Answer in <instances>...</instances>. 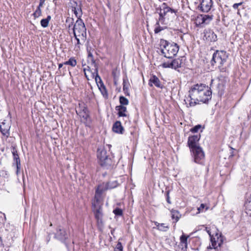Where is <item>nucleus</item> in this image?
<instances>
[{
  "instance_id": "nucleus-1",
  "label": "nucleus",
  "mask_w": 251,
  "mask_h": 251,
  "mask_svg": "<svg viewBox=\"0 0 251 251\" xmlns=\"http://www.w3.org/2000/svg\"><path fill=\"white\" fill-rule=\"evenodd\" d=\"M212 92L208 86L202 84L194 85L189 91L188 97L185 100L187 107H193L200 102L206 103L211 99Z\"/></svg>"
},
{
  "instance_id": "nucleus-2",
  "label": "nucleus",
  "mask_w": 251,
  "mask_h": 251,
  "mask_svg": "<svg viewBox=\"0 0 251 251\" xmlns=\"http://www.w3.org/2000/svg\"><path fill=\"white\" fill-rule=\"evenodd\" d=\"M160 44L161 53L166 58H173L176 55L179 49L177 44L164 39L160 40Z\"/></svg>"
},
{
  "instance_id": "nucleus-3",
  "label": "nucleus",
  "mask_w": 251,
  "mask_h": 251,
  "mask_svg": "<svg viewBox=\"0 0 251 251\" xmlns=\"http://www.w3.org/2000/svg\"><path fill=\"white\" fill-rule=\"evenodd\" d=\"M228 57L226 51L217 50L213 54L211 64L212 66H217L222 72H225L226 68L223 67Z\"/></svg>"
},
{
  "instance_id": "nucleus-4",
  "label": "nucleus",
  "mask_w": 251,
  "mask_h": 251,
  "mask_svg": "<svg viewBox=\"0 0 251 251\" xmlns=\"http://www.w3.org/2000/svg\"><path fill=\"white\" fill-rule=\"evenodd\" d=\"M97 157L99 159L100 165L106 170H111L115 166V161L113 158L107 154V151L105 149L98 150Z\"/></svg>"
},
{
  "instance_id": "nucleus-5",
  "label": "nucleus",
  "mask_w": 251,
  "mask_h": 251,
  "mask_svg": "<svg viewBox=\"0 0 251 251\" xmlns=\"http://www.w3.org/2000/svg\"><path fill=\"white\" fill-rule=\"evenodd\" d=\"M75 38L79 37L84 43L86 39V28L82 19L77 20L72 28Z\"/></svg>"
},
{
  "instance_id": "nucleus-6",
  "label": "nucleus",
  "mask_w": 251,
  "mask_h": 251,
  "mask_svg": "<svg viewBox=\"0 0 251 251\" xmlns=\"http://www.w3.org/2000/svg\"><path fill=\"white\" fill-rule=\"evenodd\" d=\"M156 11L159 15L158 20L161 23L164 22L166 18L175 15V10L169 7L166 3H163L159 7L157 8Z\"/></svg>"
},
{
  "instance_id": "nucleus-7",
  "label": "nucleus",
  "mask_w": 251,
  "mask_h": 251,
  "mask_svg": "<svg viewBox=\"0 0 251 251\" xmlns=\"http://www.w3.org/2000/svg\"><path fill=\"white\" fill-rule=\"evenodd\" d=\"M92 204L95 217L97 220L98 226L99 227H101L104 225L102 209V201H94Z\"/></svg>"
},
{
  "instance_id": "nucleus-8",
  "label": "nucleus",
  "mask_w": 251,
  "mask_h": 251,
  "mask_svg": "<svg viewBox=\"0 0 251 251\" xmlns=\"http://www.w3.org/2000/svg\"><path fill=\"white\" fill-rule=\"evenodd\" d=\"M115 187L114 186H110V182H103L99 185L96 189L94 201H102L101 195L103 192Z\"/></svg>"
},
{
  "instance_id": "nucleus-9",
  "label": "nucleus",
  "mask_w": 251,
  "mask_h": 251,
  "mask_svg": "<svg viewBox=\"0 0 251 251\" xmlns=\"http://www.w3.org/2000/svg\"><path fill=\"white\" fill-rule=\"evenodd\" d=\"M194 160L196 163L202 164L204 161L205 154L202 149L199 147L190 150Z\"/></svg>"
},
{
  "instance_id": "nucleus-10",
  "label": "nucleus",
  "mask_w": 251,
  "mask_h": 251,
  "mask_svg": "<svg viewBox=\"0 0 251 251\" xmlns=\"http://www.w3.org/2000/svg\"><path fill=\"white\" fill-rule=\"evenodd\" d=\"M182 60L179 58L174 59L171 61L164 62L162 64V67L164 68H172L176 70L181 67Z\"/></svg>"
},
{
  "instance_id": "nucleus-11",
  "label": "nucleus",
  "mask_w": 251,
  "mask_h": 251,
  "mask_svg": "<svg viewBox=\"0 0 251 251\" xmlns=\"http://www.w3.org/2000/svg\"><path fill=\"white\" fill-rule=\"evenodd\" d=\"M203 39L208 42H216L217 40V35L211 29H206L203 32Z\"/></svg>"
},
{
  "instance_id": "nucleus-12",
  "label": "nucleus",
  "mask_w": 251,
  "mask_h": 251,
  "mask_svg": "<svg viewBox=\"0 0 251 251\" xmlns=\"http://www.w3.org/2000/svg\"><path fill=\"white\" fill-rule=\"evenodd\" d=\"M200 138V135H195L188 137L187 145L190 150L200 147L199 145Z\"/></svg>"
},
{
  "instance_id": "nucleus-13",
  "label": "nucleus",
  "mask_w": 251,
  "mask_h": 251,
  "mask_svg": "<svg viewBox=\"0 0 251 251\" xmlns=\"http://www.w3.org/2000/svg\"><path fill=\"white\" fill-rule=\"evenodd\" d=\"M209 234L210 236V240L213 248L216 249L218 247H221L223 243L224 237L221 235H219L217 233L214 236L213 235L211 236L210 233Z\"/></svg>"
},
{
  "instance_id": "nucleus-14",
  "label": "nucleus",
  "mask_w": 251,
  "mask_h": 251,
  "mask_svg": "<svg viewBox=\"0 0 251 251\" xmlns=\"http://www.w3.org/2000/svg\"><path fill=\"white\" fill-rule=\"evenodd\" d=\"M55 237L64 242L68 239L69 235L66 230L63 227H58L55 234Z\"/></svg>"
},
{
  "instance_id": "nucleus-15",
  "label": "nucleus",
  "mask_w": 251,
  "mask_h": 251,
  "mask_svg": "<svg viewBox=\"0 0 251 251\" xmlns=\"http://www.w3.org/2000/svg\"><path fill=\"white\" fill-rule=\"evenodd\" d=\"M11 152L13 155V160L14 163L13 164H16L17 171H16V174L17 175H18V173L19 172V171L21 168V162L19 156V155L18 154L17 150L15 146H12L11 147Z\"/></svg>"
},
{
  "instance_id": "nucleus-16",
  "label": "nucleus",
  "mask_w": 251,
  "mask_h": 251,
  "mask_svg": "<svg viewBox=\"0 0 251 251\" xmlns=\"http://www.w3.org/2000/svg\"><path fill=\"white\" fill-rule=\"evenodd\" d=\"M212 5V0H202L199 7L202 12H208L210 10Z\"/></svg>"
},
{
  "instance_id": "nucleus-17",
  "label": "nucleus",
  "mask_w": 251,
  "mask_h": 251,
  "mask_svg": "<svg viewBox=\"0 0 251 251\" xmlns=\"http://www.w3.org/2000/svg\"><path fill=\"white\" fill-rule=\"evenodd\" d=\"M10 128V125L8 122H7L5 120L0 122V130L1 133L4 136L8 137L9 136V130Z\"/></svg>"
},
{
  "instance_id": "nucleus-18",
  "label": "nucleus",
  "mask_w": 251,
  "mask_h": 251,
  "mask_svg": "<svg viewBox=\"0 0 251 251\" xmlns=\"http://www.w3.org/2000/svg\"><path fill=\"white\" fill-rule=\"evenodd\" d=\"M153 84L156 87L162 89L164 85L161 83L159 78L155 75H152L149 80V85L152 86Z\"/></svg>"
},
{
  "instance_id": "nucleus-19",
  "label": "nucleus",
  "mask_w": 251,
  "mask_h": 251,
  "mask_svg": "<svg viewBox=\"0 0 251 251\" xmlns=\"http://www.w3.org/2000/svg\"><path fill=\"white\" fill-rule=\"evenodd\" d=\"M113 131L117 133L123 134L124 131V127L120 121H116L113 126Z\"/></svg>"
},
{
  "instance_id": "nucleus-20",
  "label": "nucleus",
  "mask_w": 251,
  "mask_h": 251,
  "mask_svg": "<svg viewBox=\"0 0 251 251\" xmlns=\"http://www.w3.org/2000/svg\"><path fill=\"white\" fill-rule=\"evenodd\" d=\"M116 110L118 111V115L119 117L127 116V114H126V112H127L126 108L125 106H117L116 107Z\"/></svg>"
},
{
  "instance_id": "nucleus-21",
  "label": "nucleus",
  "mask_w": 251,
  "mask_h": 251,
  "mask_svg": "<svg viewBox=\"0 0 251 251\" xmlns=\"http://www.w3.org/2000/svg\"><path fill=\"white\" fill-rule=\"evenodd\" d=\"M200 18L202 19V22H199V24H208L212 20V16H209L208 15H201Z\"/></svg>"
},
{
  "instance_id": "nucleus-22",
  "label": "nucleus",
  "mask_w": 251,
  "mask_h": 251,
  "mask_svg": "<svg viewBox=\"0 0 251 251\" xmlns=\"http://www.w3.org/2000/svg\"><path fill=\"white\" fill-rule=\"evenodd\" d=\"M72 10L77 18V20L81 19V17L82 15V12L80 6H79L78 7H76L75 6H73Z\"/></svg>"
},
{
  "instance_id": "nucleus-23",
  "label": "nucleus",
  "mask_w": 251,
  "mask_h": 251,
  "mask_svg": "<svg viewBox=\"0 0 251 251\" xmlns=\"http://www.w3.org/2000/svg\"><path fill=\"white\" fill-rule=\"evenodd\" d=\"M123 80V91L125 92V94L128 95H129L128 91H129V88L130 87L129 82L128 81V80L127 77H124Z\"/></svg>"
},
{
  "instance_id": "nucleus-24",
  "label": "nucleus",
  "mask_w": 251,
  "mask_h": 251,
  "mask_svg": "<svg viewBox=\"0 0 251 251\" xmlns=\"http://www.w3.org/2000/svg\"><path fill=\"white\" fill-rule=\"evenodd\" d=\"M245 211L248 215L251 216V195L247 199L245 203Z\"/></svg>"
},
{
  "instance_id": "nucleus-25",
  "label": "nucleus",
  "mask_w": 251,
  "mask_h": 251,
  "mask_svg": "<svg viewBox=\"0 0 251 251\" xmlns=\"http://www.w3.org/2000/svg\"><path fill=\"white\" fill-rule=\"evenodd\" d=\"M92 75L93 76L95 77V81L98 85L103 83L100 77L98 75V68L94 69V72L92 73Z\"/></svg>"
},
{
  "instance_id": "nucleus-26",
  "label": "nucleus",
  "mask_w": 251,
  "mask_h": 251,
  "mask_svg": "<svg viewBox=\"0 0 251 251\" xmlns=\"http://www.w3.org/2000/svg\"><path fill=\"white\" fill-rule=\"evenodd\" d=\"M171 213L172 219H175L176 222H177L181 217V214L179 213V211L176 210L172 209Z\"/></svg>"
},
{
  "instance_id": "nucleus-27",
  "label": "nucleus",
  "mask_w": 251,
  "mask_h": 251,
  "mask_svg": "<svg viewBox=\"0 0 251 251\" xmlns=\"http://www.w3.org/2000/svg\"><path fill=\"white\" fill-rule=\"evenodd\" d=\"M51 20V16L49 15L45 19H43L41 21V25L43 27H47L49 25L50 21Z\"/></svg>"
},
{
  "instance_id": "nucleus-28",
  "label": "nucleus",
  "mask_w": 251,
  "mask_h": 251,
  "mask_svg": "<svg viewBox=\"0 0 251 251\" xmlns=\"http://www.w3.org/2000/svg\"><path fill=\"white\" fill-rule=\"evenodd\" d=\"M188 237L189 236H186L185 235L183 234L180 238L181 245L183 246L184 245L185 248H186L187 247V239Z\"/></svg>"
},
{
  "instance_id": "nucleus-29",
  "label": "nucleus",
  "mask_w": 251,
  "mask_h": 251,
  "mask_svg": "<svg viewBox=\"0 0 251 251\" xmlns=\"http://www.w3.org/2000/svg\"><path fill=\"white\" fill-rule=\"evenodd\" d=\"M64 64L75 67L76 65V61L74 57H71L68 61L65 62Z\"/></svg>"
},
{
  "instance_id": "nucleus-30",
  "label": "nucleus",
  "mask_w": 251,
  "mask_h": 251,
  "mask_svg": "<svg viewBox=\"0 0 251 251\" xmlns=\"http://www.w3.org/2000/svg\"><path fill=\"white\" fill-rule=\"evenodd\" d=\"M160 22L159 21V20L157 21V22H156V24H155V29L154 30V33L155 34H157V33H158L159 32H160L161 31L163 30L164 29V28L160 26V25H159V23Z\"/></svg>"
},
{
  "instance_id": "nucleus-31",
  "label": "nucleus",
  "mask_w": 251,
  "mask_h": 251,
  "mask_svg": "<svg viewBox=\"0 0 251 251\" xmlns=\"http://www.w3.org/2000/svg\"><path fill=\"white\" fill-rule=\"evenodd\" d=\"M120 102L121 103L120 105H126L128 104V100L125 97L123 96L120 97L119 98Z\"/></svg>"
},
{
  "instance_id": "nucleus-32",
  "label": "nucleus",
  "mask_w": 251,
  "mask_h": 251,
  "mask_svg": "<svg viewBox=\"0 0 251 251\" xmlns=\"http://www.w3.org/2000/svg\"><path fill=\"white\" fill-rule=\"evenodd\" d=\"M42 7L38 6L35 10V11L33 14V15L34 16L35 18H38L40 17L42 14V10L41 9V8Z\"/></svg>"
},
{
  "instance_id": "nucleus-33",
  "label": "nucleus",
  "mask_w": 251,
  "mask_h": 251,
  "mask_svg": "<svg viewBox=\"0 0 251 251\" xmlns=\"http://www.w3.org/2000/svg\"><path fill=\"white\" fill-rule=\"evenodd\" d=\"M87 62L89 64L93 66L95 69L98 68L97 64H96V61L94 59V57H91L89 58H87Z\"/></svg>"
},
{
  "instance_id": "nucleus-34",
  "label": "nucleus",
  "mask_w": 251,
  "mask_h": 251,
  "mask_svg": "<svg viewBox=\"0 0 251 251\" xmlns=\"http://www.w3.org/2000/svg\"><path fill=\"white\" fill-rule=\"evenodd\" d=\"M82 118V120L86 123L90 118L89 113L78 114Z\"/></svg>"
},
{
  "instance_id": "nucleus-35",
  "label": "nucleus",
  "mask_w": 251,
  "mask_h": 251,
  "mask_svg": "<svg viewBox=\"0 0 251 251\" xmlns=\"http://www.w3.org/2000/svg\"><path fill=\"white\" fill-rule=\"evenodd\" d=\"M169 228L168 226H165L164 224H161L157 229L161 231H167Z\"/></svg>"
},
{
  "instance_id": "nucleus-36",
  "label": "nucleus",
  "mask_w": 251,
  "mask_h": 251,
  "mask_svg": "<svg viewBox=\"0 0 251 251\" xmlns=\"http://www.w3.org/2000/svg\"><path fill=\"white\" fill-rule=\"evenodd\" d=\"M98 87L103 96H104L105 94H107L106 88L103 83H101V84L98 85Z\"/></svg>"
},
{
  "instance_id": "nucleus-37",
  "label": "nucleus",
  "mask_w": 251,
  "mask_h": 251,
  "mask_svg": "<svg viewBox=\"0 0 251 251\" xmlns=\"http://www.w3.org/2000/svg\"><path fill=\"white\" fill-rule=\"evenodd\" d=\"M113 213L116 216H121L123 215V210L119 208H116L113 210Z\"/></svg>"
},
{
  "instance_id": "nucleus-38",
  "label": "nucleus",
  "mask_w": 251,
  "mask_h": 251,
  "mask_svg": "<svg viewBox=\"0 0 251 251\" xmlns=\"http://www.w3.org/2000/svg\"><path fill=\"white\" fill-rule=\"evenodd\" d=\"M205 207V205L203 203H201L200 205V206L198 208V213H200V212H203L204 211H206L208 209V207H206V208H205V210H204V209Z\"/></svg>"
},
{
  "instance_id": "nucleus-39",
  "label": "nucleus",
  "mask_w": 251,
  "mask_h": 251,
  "mask_svg": "<svg viewBox=\"0 0 251 251\" xmlns=\"http://www.w3.org/2000/svg\"><path fill=\"white\" fill-rule=\"evenodd\" d=\"M201 128V126L200 125H198L195 126L194 127L190 129V131L193 133H196L198 131V130Z\"/></svg>"
},
{
  "instance_id": "nucleus-40",
  "label": "nucleus",
  "mask_w": 251,
  "mask_h": 251,
  "mask_svg": "<svg viewBox=\"0 0 251 251\" xmlns=\"http://www.w3.org/2000/svg\"><path fill=\"white\" fill-rule=\"evenodd\" d=\"M123 247L121 242H119L115 249V251H123Z\"/></svg>"
},
{
  "instance_id": "nucleus-41",
  "label": "nucleus",
  "mask_w": 251,
  "mask_h": 251,
  "mask_svg": "<svg viewBox=\"0 0 251 251\" xmlns=\"http://www.w3.org/2000/svg\"><path fill=\"white\" fill-rule=\"evenodd\" d=\"M76 113L78 114L77 111H76ZM85 113H89V112H88L87 108L86 107L83 106L82 107V109L81 110V111H80L79 112L78 114H85Z\"/></svg>"
},
{
  "instance_id": "nucleus-42",
  "label": "nucleus",
  "mask_w": 251,
  "mask_h": 251,
  "mask_svg": "<svg viewBox=\"0 0 251 251\" xmlns=\"http://www.w3.org/2000/svg\"><path fill=\"white\" fill-rule=\"evenodd\" d=\"M73 21H74V19L73 18H68L66 19V23L70 22V24L68 25L69 28H70L71 27V26L73 25V23H74Z\"/></svg>"
},
{
  "instance_id": "nucleus-43",
  "label": "nucleus",
  "mask_w": 251,
  "mask_h": 251,
  "mask_svg": "<svg viewBox=\"0 0 251 251\" xmlns=\"http://www.w3.org/2000/svg\"><path fill=\"white\" fill-rule=\"evenodd\" d=\"M242 4H243L242 2H241L240 3H234L232 7L234 9H238V6L241 5Z\"/></svg>"
},
{
  "instance_id": "nucleus-44",
  "label": "nucleus",
  "mask_w": 251,
  "mask_h": 251,
  "mask_svg": "<svg viewBox=\"0 0 251 251\" xmlns=\"http://www.w3.org/2000/svg\"><path fill=\"white\" fill-rule=\"evenodd\" d=\"M75 39L77 41L76 46H77L78 48H79V45L81 44V43L80 42L81 39L79 37H76V38H75Z\"/></svg>"
},
{
  "instance_id": "nucleus-45",
  "label": "nucleus",
  "mask_w": 251,
  "mask_h": 251,
  "mask_svg": "<svg viewBox=\"0 0 251 251\" xmlns=\"http://www.w3.org/2000/svg\"><path fill=\"white\" fill-rule=\"evenodd\" d=\"M166 200H167V201L168 203H169L170 204L171 203L170 200L169 192V191H167L166 193Z\"/></svg>"
},
{
  "instance_id": "nucleus-46",
  "label": "nucleus",
  "mask_w": 251,
  "mask_h": 251,
  "mask_svg": "<svg viewBox=\"0 0 251 251\" xmlns=\"http://www.w3.org/2000/svg\"><path fill=\"white\" fill-rule=\"evenodd\" d=\"M218 87L221 89V91L223 90L224 87V84L223 83H219L218 85Z\"/></svg>"
},
{
  "instance_id": "nucleus-47",
  "label": "nucleus",
  "mask_w": 251,
  "mask_h": 251,
  "mask_svg": "<svg viewBox=\"0 0 251 251\" xmlns=\"http://www.w3.org/2000/svg\"><path fill=\"white\" fill-rule=\"evenodd\" d=\"M45 0H40V3L38 6L42 7L43 4H44Z\"/></svg>"
},
{
  "instance_id": "nucleus-48",
  "label": "nucleus",
  "mask_w": 251,
  "mask_h": 251,
  "mask_svg": "<svg viewBox=\"0 0 251 251\" xmlns=\"http://www.w3.org/2000/svg\"><path fill=\"white\" fill-rule=\"evenodd\" d=\"M91 57H93V56L92 55V53L90 51H89L87 58H91Z\"/></svg>"
},
{
  "instance_id": "nucleus-49",
  "label": "nucleus",
  "mask_w": 251,
  "mask_h": 251,
  "mask_svg": "<svg viewBox=\"0 0 251 251\" xmlns=\"http://www.w3.org/2000/svg\"><path fill=\"white\" fill-rule=\"evenodd\" d=\"M199 22H202V19L200 18V16H198L197 17V19H196V22L197 23L199 24Z\"/></svg>"
},
{
  "instance_id": "nucleus-50",
  "label": "nucleus",
  "mask_w": 251,
  "mask_h": 251,
  "mask_svg": "<svg viewBox=\"0 0 251 251\" xmlns=\"http://www.w3.org/2000/svg\"><path fill=\"white\" fill-rule=\"evenodd\" d=\"M154 225L156 226L157 228L159 227V225H160L161 224L158 223L157 222H154Z\"/></svg>"
},
{
  "instance_id": "nucleus-51",
  "label": "nucleus",
  "mask_w": 251,
  "mask_h": 251,
  "mask_svg": "<svg viewBox=\"0 0 251 251\" xmlns=\"http://www.w3.org/2000/svg\"><path fill=\"white\" fill-rule=\"evenodd\" d=\"M86 70H87V69H86V68H84V69H83V71H84V75H85L86 77L87 78V79H89V78H88V76H87V74H86Z\"/></svg>"
},
{
  "instance_id": "nucleus-52",
  "label": "nucleus",
  "mask_w": 251,
  "mask_h": 251,
  "mask_svg": "<svg viewBox=\"0 0 251 251\" xmlns=\"http://www.w3.org/2000/svg\"><path fill=\"white\" fill-rule=\"evenodd\" d=\"M63 64H61V63L59 64L58 65L59 69H60L63 66Z\"/></svg>"
},
{
  "instance_id": "nucleus-53",
  "label": "nucleus",
  "mask_w": 251,
  "mask_h": 251,
  "mask_svg": "<svg viewBox=\"0 0 251 251\" xmlns=\"http://www.w3.org/2000/svg\"><path fill=\"white\" fill-rule=\"evenodd\" d=\"M110 186H114L115 187H116V185L114 184V183H111L110 182Z\"/></svg>"
},
{
  "instance_id": "nucleus-54",
  "label": "nucleus",
  "mask_w": 251,
  "mask_h": 251,
  "mask_svg": "<svg viewBox=\"0 0 251 251\" xmlns=\"http://www.w3.org/2000/svg\"><path fill=\"white\" fill-rule=\"evenodd\" d=\"M2 239L1 237H0V246L2 245Z\"/></svg>"
},
{
  "instance_id": "nucleus-55",
  "label": "nucleus",
  "mask_w": 251,
  "mask_h": 251,
  "mask_svg": "<svg viewBox=\"0 0 251 251\" xmlns=\"http://www.w3.org/2000/svg\"><path fill=\"white\" fill-rule=\"evenodd\" d=\"M212 249V248L210 247V246H209V247H207V249Z\"/></svg>"
},
{
  "instance_id": "nucleus-56",
  "label": "nucleus",
  "mask_w": 251,
  "mask_h": 251,
  "mask_svg": "<svg viewBox=\"0 0 251 251\" xmlns=\"http://www.w3.org/2000/svg\"><path fill=\"white\" fill-rule=\"evenodd\" d=\"M87 68H88L87 70H88V71H89L90 67H89V66H87Z\"/></svg>"
},
{
  "instance_id": "nucleus-57",
  "label": "nucleus",
  "mask_w": 251,
  "mask_h": 251,
  "mask_svg": "<svg viewBox=\"0 0 251 251\" xmlns=\"http://www.w3.org/2000/svg\"><path fill=\"white\" fill-rule=\"evenodd\" d=\"M182 251H185V250L183 248H182Z\"/></svg>"
},
{
  "instance_id": "nucleus-58",
  "label": "nucleus",
  "mask_w": 251,
  "mask_h": 251,
  "mask_svg": "<svg viewBox=\"0 0 251 251\" xmlns=\"http://www.w3.org/2000/svg\"><path fill=\"white\" fill-rule=\"evenodd\" d=\"M75 5L76 6H77V3H76V2H75Z\"/></svg>"
}]
</instances>
